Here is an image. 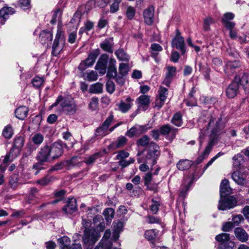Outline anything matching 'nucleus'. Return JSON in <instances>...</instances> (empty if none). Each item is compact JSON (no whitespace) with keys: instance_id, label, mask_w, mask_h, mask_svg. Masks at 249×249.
Instances as JSON below:
<instances>
[{"instance_id":"nucleus-26","label":"nucleus","mask_w":249,"mask_h":249,"mask_svg":"<svg viewBox=\"0 0 249 249\" xmlns=\"http://www.w3.org/2000/svg\"><path fill=\"white\" fill-rule=\"evenodd\" d=\"M137 100L140 104L139 109L145 110L147 108L150 103V97L148 95H142L140 96L137 99Z\"/></svg>"},{"instance_id":"nucleus-48","label":"nucleus","mask_w":249,"mask_h":249,"mask_svg":"<svg viewBox=\"0 0 249 249\" xmlns=\"http://www.w3.org/2000/svg\"><path fill=\"white\" fill-rule=\"evenodd\" d=\"M213 145L214 141L212 140L209 142L208 145L206 146L205 150L202 154L203 157L206 158L208 156L211 150H212Z\"/></svg>"},{"instance_id":"nucleus-53","label":"nucleus","mask_w":249,"mask_h":249,"mask_svg":"<svg viewBox=\"0 0 249 249\" xmlns=\"http://www.w3.org/2000/svg\"><path fill=\"white\" fill-rule=\"evenodd\" d=\"M121 2V0H114L110 6V11L111 13H116L118 11Z\"/></svg>"},{"instance_id":"nucleus-56","label":"nucleus","mask_w":249,"mask_h":249,"mask_svg":"<svg viewBox=\"0 0 249 249\" xmlns=\"http://www.w3.org/2000/svg\"><path fill=\"white\" fill-rule=\"evenodd\" d=\"M160 203L159 202L155 201L153 199H152L151 204L150 206V209L152 213H156L159 210Z\"/></svg>"},{"instance_id":"nucleus-44","label":"nucleus","mask_w":249,"mask_h":249,"mask_svg":"<svg viewBox=\"0 0 249 249\" xmlns=\"http://www.w3.org/2000/svg\"><path fill=\"white\" fill-rule=\"evenodd\" d=\"M102 85L99 83L92 85L89 89V92L92 93H100L102 92Z\"/></svg>"},{"instance_id":"nucleus-15","label":"nucleus","mask_w":249,"mask_h":249,"mask_svg":"<svg viewBox=\"0 0 249 249\" xmlns=\"http://www.w3.org/2000/svg\"><path fill=\"white\" fill-rule=\"evenodd\" d=\"M176 68L173 66H167L165 77L163 83L167 86H169L172 82L173 78L176 74Z\"/></svg>"},{"instance_id":"nucleus-6","label":"nucleus","mask_w":249,"mask_h":249,"mask_svg":"<svg viewBox=\"0 0 249 249\" xmlns=\"http://www.w3.org/2000/svg\"><path fill=\"white\" fill-rule=\"evenodd\" d=\"M113 120V115H110L105 121L103 124L98 127L96 131V135L101 136H105L109 133L112 132L116 127H117L121 123L117 124L113 126L108 129V127Z\"/></svg>"},{"instance_id":"nucleus-51","label":"nucleus","mask_w":249,"mask_h":249,"mask_svg":"<svg viewBox=\"0 0 249 249\" xmlns=\"http://www.w3.org/2000/svg\"><path fill=\"white\" fill-rule=\"evenodd\" d=\"M240 65V62L238 61H228L226 64V70H232L239 67Z\"/></svg>"},{"instance_id":"nucleus-17","label":"nucleus","mask_w":249,"mask_h":249,"mask_svg":"<svg viewBox=\"0 0 249 249\" xmlns=\"http://www.w3.org/2000/svg\"><path fill=\"white\" fill-rule=\"evenodd\" d=\"M236 82L243 86L246 92L249 91V75L244 74L241 77L239 76H236L234 78Z\"/></svg>"},{"instance_id":"nucleus-14","label":"nucleus","mask_w":249,"mask_h":249,"mask_svg":"<svg viewBox=\"0 0 249 249\" xmlns=\"http://www.w3.org/2000/svg\"><path fill=\"white\" fill-rule=\"evenodd\" d=\"M108 59V56L106 54H102L96 66L95 69L99 71V72L104 74L106 72L107 65Z\"/></svg>"},{"instance_id":"nucleus-3","label":"nucleus","mask_w":249,"mask_h":249,"mask_svg":"<svg viewBox=\"0 0 249 249\" xmlns=\"http://www.w3.org/2000/svg\"><path fill=\"white\" fill-rule=\"evenodd\" d=\"M65 44L64 33L60 26H58L57 33L52 45V54L57 56L63 50Z\"/></svg>"},{"instance_id":"nucleus-19","label":"nucleus","mask_w":249,"mask_h":249,"mask_svg":"<svg viewBox=\"0 0 249 249\" xmlns=\"http://www.w3.org/2000/svg\"><path fill=\"white\" fill-rule=\"evenodd\" d=\"M160 133L162 135L170 134L172 139H174L178 132V129L171 127L169 124H167L161 126L160 127Z\"/></svg>"},{"instance_id":"nucleus-64","label":"nucleus","mask_w":249,"mask_h":249,"mask_svg":"<svg viewBox=\"0 0 249 249\" xmlns=\"http://www.w3.org/2000/svg\"><path fill=\"white\" fill-rule=\"evenodd\" d=\"M98 105V100L97 98L93 97L89 104V107L92 110H95Z\"/></svg>"},{"instance_id":"nucleus-16","label":"nucleus","mask_w":249,"mask_h":249,"mask_svg":"<svg viewBox=\"0 0 249 249\" xmlns=\"http://www.w3.org/2000/svg\"><path fill=\"white\" fill-rule=\"evenodd\" d=\"M234 18V15L231 12L226 13L222 18V22L225 27L228 30H231L235 26V23L230 21Z\"/></svg>"},{"instance_id":"nucleus-38","label":"nucleus","mask_w":249,"mask_h":249,"mask_svg":"<svg viewBox=\"0 0 249 249\" xmlns=\"http://www.w3.org/2000/svg\"><path fill=\"white\" fill-rule=\"evenodd\" d=\"M127 139L123 136L118 138L117 141L112 143L113 146L116 148H119L124 146L127 142Z\"/></svg>"},{"instance_id":"nucleus-37","label":"nucleus","mask_w":249,"mask_h":249,"mask_svg":"<svg viewBox=\"0 0 249 249\" xmlns=\"http://www.w3.org/2000/svg\"><path fill=\"white\" fill-rule=\"evenodd\" d=\"M60 247L61 249H68V246L70 245V239L66 236H63L58 239Z\"/></svg>"},{"instance_id":"nucleus-20","label":"nucleus","mask_w":249,"mask_h":249,"mask_svg":"<svg viewBox=\"0 0 249 249\" xmlns=\"http://www.w3.org/2000/svg\"><path fill=\"white\" fill-rule=\"evenodd\" d=\"M77 210L76 200L74 198H69L67 205L63 208V211L67 214H71Z\"/></svg>"},{"instance_id":"nucleus-4","label":"nucleus","mask_w":249,"mask_h":249,"mask_svg":"<svg viewBox=\"0 0 249 249\" xmlns=\"http://www.w3.org/2000/svg\"><path fill=\"white\" fill-rule=\"evenodd\" d=\"M24 143V140L22 137L19 136L16 138L14 140L12 149L3 159V163L6 164L8 161L16 158L19 154Z\"/></svg>"},{"instance_id":"nucleus-46","label":"nucleus","mask_w":249,"mask_h":249,"mask_svg":"<svg viewBox=\"0 0 249 249\" xmlns=\"http://www.w3.org/2000/svg\"><path fill=\"white\" fill-rule=\"evenodd\" d=\"M9 185L13 189H16L20 184L18 182V178L16 175L11 176L9 179Z\"/></svg>"},{"instance_id":"nucleus-39","label":"nucleus","mask_w":249,"mask_h":249,"mask_svg":"<svg viewBox=\"0 0 249 249\" xmlns=\"http://www.w3.org/2000/svg\"><path fill=\"white\" fill-rule=\"evenodd\" d=\"M158 235V231L155 229L149 230L145 231V237L149 241L154 239Z\"/></svg>"},{"instance_id":"nucleus-1","label":"nucleus","mask_w":249,"mask_h":249,"mask_svg":"<svg viewBox=\"0 0 249 249\" xmlns=\"http://www.w3.org/2000/svg\"><path fill=\"white\" fill-rule=\"evenodd\" d=\"M54 107H56V112L60 113L63 111L67 115L73 114L77 110L75 103L72 99L64 97L62 95L57 97L55 103L50 107V109Z\"/></svg>"},{"instance_id":"nucleus-36","label":"nucleus","mask_w":249,"mask_h":249,"mask_svg":"<svg viewBox=\"0 0 249 249\" xmlns=\"http://www.w3.org/2000/svg\"><path fill=\"white\" fill-rule=\"evenodd\" d=\"M217 241L220 243L221 245L227 244L230 241L229 234L228 233H221L215 237Z\"/></svg>"},{"instance_id":"nucleus-31","label":"nucleus","mask_w":249,"mask_h":249,"mask_svg":"<svg viewBox=\"0 0 249 249\" xmlns=\"http://www.w3.org/2000/svg\"><path fill=\"white\" fill-rule=\"evenodd\" d=\"M28 109L24 106L18 107L15 111L16 116L20 120H24L27 116Z\"/></svg>"},{"instance_id":"nucleus-2","label":"nucleus","mask_w":249,"mask_h":249,"mask_svg":"<svg viewBox=\"0 0 249 249\" xmlns=\"http://www.w3.org/2000/svg\"><path fill=\"white\" fill-rule=\"evenodd\" d=\"M160 154L159 146L154 142L150 143L148 147L147 153L145 156V164H142L140 166V170L145 172L149 169L147 164L154 165L157 161L158 157Z\"/></svg>"},{"instance_id":"nucleus-5","label":"nucleus","mask_w":249,"mask_h":249,"mask_svg":"<svg viewBox=\"0 0 249 249\" xmlns=\"http://www.w3.org/2000/svg\"><path fill=\"white\" fill-rule=\"evenodd\" d=\"M100 237L99 232L94 228H86L83 237V242L88 249L93 245Z\"/></svg>"},{"instance_id":"nucleus-41","label":"nucleus","mask_w":249,"mask_h":249,"mask_svg":"<svg viewBox=\"0 0 249 249\" xmlns=\"http://www.w3.org/2000/svg\"><path fill=\"white\" fill-rule=\"evenodd\" d=\"M233 166L234 167L240 168L243 162V157L239 154H237L232 158Z\"/></svg>"},{"instance_id":"nucleus-12","label":"nucleus","mask_w":249,"mask_h":249,"mask_svg":"<svg viewBox=\"0 0 249 249\" xmlns=\"http://www.w3.org/2000/svg\"><path fill=\"white\" fill-rule=\"evenodd\" d=\"M168 90L163 87H160L159 90V97L156 99L155 107L160 109L164 105L167 98Z\"/></svg>"},{"instance_id":"nucleus-40","label":"nucleus","mask_w":249,"mask_h":249,"mask_svg":"<svg viewBox=\"0 0 249 249\" xmlns=\"http://www.w3.org/2000/svg\"><path fill=\"white\" fill-rule=\"evenodd\" d=\"M103 214L106 221L108 222H110L114 217V211L112 208H107L104 210Z\"/></svg>"},{"instance_id":"nucleus-43","label":"nucleus","mask_w":249,"mask_h":249,"mask_svg":"<svg viewBox=\"0 0 249 249\" xmlns=\"http://www.w3.org/2000/svg\"><path fill=\"white\" fill-rule=\"evenodd\" d=\"M115 54L120 60L127 61L129 60V56L122 49H119L116 51L115 52Z\"/></svg>"},{"instance_id":"nucleus-28","label":"nucleus","mask_w":249,"mask_h":249,"mask_svg":"<svg viewBox=\"0 0 249 249\" xmlns=\"http://www.w3.org/2000/svg\"><path fill=\"white\" fill-rule=\"evenodd\" d=\"M40 40L42 44H48L53 39V34L50 31H43L40 34Z\"/></svg>"},{"instance_id":"nucleus-30","label":"nucleus","mask_w":249,"mask_h":249,"mask_svg":"<svg viewBox=\"0 0 249 249\" xmlns=\"http://www.w3.org/2000/svg\"><path fill=\"white\" fill-rule=\"evenodd\" d=\"M231 177L233 180L238 184L242 185L245 181V175L241 174L240 171H236L233 172Z\"/></svg>"},{"instance_id":"nucleus-25","label":"nucleus","mask_w":249,"mask_h":249,"mask_svg":"<svg viewBox=\"0 0 249 249\" xmlns=\"http://www.w3.org/2000/svg\"><path fill=\"white\" fill-rule=\"evenodd\" d=\"M236 237L241 242H245L249 239V235L245 230L241 228H237L234 230Z\"/></svg>"},{"instance_id":"nucleus-34","label":"nucleus","mask_w":249,"mask_h":249,"mask_svg":"<svg viewBox=\"0 0 249 249\" xmlns=\"http://www.w3.org/2000/svg\"><path fill=\"white\" fill-rule=\"evenodd\" d=\"M140 130L144 131L146 130V128L144 126L135 125L127 131L126 135L129 137H132L136 135Z\"/></svg>"},{"instance_id":"nucleus-23","label":"nucleus","mask_w":249,"mask_h":249,"mask_svg":"<svg viewBox=\"0 0 249 249\" xmlns=\"http://www.w3.org/2000/svg\"><path fill=\"white\" fill-rule=\"evenodd\" d=\"M232 193V189L230 187L229 181L227 179H223L220 184V197L230 195Z\"/></svg>"},{"instance_id":"nucleus-18","label":"nucleus","mask_w":249,"mask_h":249,"mask_svg":"<svg viewBox=\"0 0 249 249\" xmlns=\"http://www.w3.org/2000/svg\"><path fill=\"white\" fill-rule=\"evenodd\" d=\"M222 127L221 120L219 118L212 119L208 124V128L211 129L213 134H216Z\"/></svg>"},{"instance_id":"nucleus-35","label":"nucleus","mask_w":249,"mask_h":249,"mask_svg":"<svg viewBox=\"0 0 249 249\" xmlns=\"http://www.w3.org/2000/svg\"><path fill=\"white\" fill-rule=\"evenodd\" d=\"M83 77L87 81H96L98 79V74L96 71H90L84 73Z\"/></svg>"},{"instance_id":"nucleus-21","label":"nucleus","mask_w":249,"mask_h":249,"mask_svg":"<svg viewBox=\"0 0 249 249\" xmlns=\"http://www.w3.org/2000/svg\"><path fill=\"white\" fill-rule=\"evenodd\" d=\"M239 88V85L235 79L228 86L226 90V94L230 98L234 97L237 93Z\"/></svg>"},{"instance_id":"nucleus-54","label":"nucleus","mask_w":249,"mask_h":249,"mask_svg":"<svg viewBox=\"0 0 249 249\" xmlns=\"http://www.w3.org/2000/svg\"><path fill=\"white\" fill-rule=\"evenodd\" d=\"M53 180V178L51 176H46L42 178L37 181V183L43 186L48 184Z\"/></svg>"},{"instance_id":"nucleus-29","label":"nucleus","mask_w":249,"mask_h":249,"mask_svg":"<svg viewBox=\"0 0 249 249\" xmlns=\"http://www.w3.org/2000/svg\"><path fill=\"white\" fill-rule=\"evenodd\" d=\"M110 231L109 230H106L102 240L99 243L97 246H100V249H102V247H103V249H105L107 247L106 244L108 243L109 244L108 249H110L111 246V243L108 240V239L110 237Z\"/></svg>"},{"instance_id":"nucleus-33","label":"nucleus","mask_w":249,"mask_h":249,"mask_svg":"<svg viewBox=\"0 0 249 249\" xmlns=\"http://www.w3.org/2000/svg\"><path fill=\"white\" fill-rule=\"evenodd\" d=\"M113 39L109 38L105 40L101 44V47L105 51L112 52Z\"/></svg>"},{"instance_id":"nucleus-22","label":"nucleus","mask_w":249,"mask_h":249,"mask_svg":"<svg viewBox=\"0 0 249 249\" xmlns=\"http://www.w3.org/2000/svg\"><path fill=\"white\" fill-rule=\"evenodd\" d=\"M154 8L153 6H149L143 12V17L145 22L148 25H151L153 22Z\"/></svg>"},{"instance_id":"nucleus-42","label":"nucleus","mask_w":249,"mask_h":249,"mask_svg":"<svg viewBox=\"0 0 249 249\" xmlns=\"http://www.w3.org/2000/svg\"><path fill=\"white\" fill-rule=\"evenodd\" d=\"M3 136L6 139H10L13 135V129L10 125L6 126L3 130Z\"/></svg>"},{"instance_id":"nucleus-32","label":"nucleus","mask_w":249,"mask_h":249,"mask_svg":"<svg viewBox=\"0 0 249 249\" xmlns=\"http://www.w3.org/2000/svg\"><path fill=\"white\" fill-rule=\"evenodd\" d=\"M192 164V161L188 160H181L177 163V167L179 170L183 171L188 169Z\"/></svg>"},{"instance_id":"nucleus-47","label":"nucleus","mask_w":249,"mask_h":249,"mask_svg":"<svg viewBox=\"0 0 249 249\" xmlns=\"http://www.w3.org/2000/svg\"><path fill=\"white\" fill-rule=\"evenodd\" d=\"M102 156L101 153L98 152L88 157L85 161L87 165H89L95 162L96 160Z\"/></svg>"},{"instance_id":"nucleus-49","label":"nucleus","mask_w":249,"mask_h":249,"mask_svg":"<svg viewBox=\"0 0 249 249\" xmlns=\"http://www.w3.org/2000/svg\"><path fill=\"white\" fill-rule=\"evenodd\" d=\"M152 142H151V143ZM137 143L138 145L141 146H145L148 144H150L149 138L148 136L145 135L138 140ZM149 145H148L149 146Z\"/></svg>"},{"instance_id":"nucleus-60","label":"nucleus","mask_w":249,"mask_h":249,"mask_svg":"<svg viewBox=\"0 0 249 249\" xmlns=\"http://www.w3.org/2000/svg\"><path fill=\"white\" fill-rule=\"evenodd\" d=\"M66 192L64 190H60L55 193V196L57 198H58L56 200L52 201V204H55L58 201H60L62 198L64 196Z\"/></svg>"},{"instance_id":"nucleus-10","label":"nucleus","mask_w":249,"mask_h":249,"mask_svg":"<svg viewBox=\"0 0 249 249\" xmlns=\"http://www.w3.org/2000/svg\"><path fill=\"white\" fill-rule=\"evenodd\" d=\"M36 159L38 161L41 162H51L48 145H45L41 147L36 156Z\"/></svg>"},{"instance_id":"nucleus-58","label":"nucleus","mask_w":249,"mask_h":249,"mask_svg":"<svg viewBox=\"0 0 249 249\" xmlns=\"http://www.w3.org/2000/svg\"><path fill=\"white\" fill-rule=\"evenodd\" d=\"M244 220L243 216L241 214L235 215L232 217V223L234 226L238 225Z\"/></svg>"},{"instance_id":"nucleus-11","label":"nucleus","mask_w":249,"mask_h":249,"mask_svg":"<svg viewBox=\"0 0 249 249\" xmlns=\"http://www.w3.org/2000/svg\"><path fill=\"white\" fill-rule=\"evenodd\" d=\"M172 46L173 48L175 47L177 49L180 50L182 54L185 52L184 38L181 36L180 33L178 30H176V36L172 39Z\"/></svg>"},{"instance_id":"nucleus-9","label":"nucleus","mask_w":249,"mask_h":249,"mask_svg":"<svg viewBox=\"0 0 249 249\" xmlns=\"http://www.w3.org/2000/svg\"><path fill=\"white\" fill-rule=\"evenodd\" d=\"M49 149L51 161L59 158L63 153V146L59 142H54L49 146Z\"/></svg>"},{"instance_id":"nucleus-27","label":"nucleus","mask_w":249,"mask_h":249,"mask_svg":"<svg viewBox=\"0 0 249 249\" xmlns=\"http://www.w3.org/2000/svg\"><path fill=\"white\" fill-rule=\"evenodd\" d=\"M116 61L114 59H111L109 62L107 76L109 78H115L117 75V69L115 67Z\"/></svg>"},{"instance_id":"nucleus-61","label":"nucleus","mask_w":249,"mask_h":249,"mask_svg":"<svg viewBox=\"0 0 249 249\" xmlns=\"http://www.w3.org/2000/svg\"><path fill=\"white\" fill-rule=\"evenodd\" d=\"M129 155V154L127 152L124 150H121L118 152L116 159L119 160H124V159L128 157Z\"/></svg>"},{"instance_id":"nucleus-45","label":"nucleus","mask_w":249,"mask_h":249,"mask_svg":"<svg viewBox=\"0 0 249 249\" xmlns=\"http://www.w3.org/2000/svg\"><path fill=\"white\" fill-rule=\"evenodd\" d=\"M171 122L174 125L177 126H180L182 124V117L181 114L179 113H176L174 115Z\"/></svg>"},{"instance_id":"nucleus-63","label":"nucleus","mask_w":249,"mask_h":249,"mask_svg":"<svg viewBox=\"0 0 249 249\" xmlns=\"http://www.w3.org/2000/svg\"><path fill=\"white\" fill-rule=\"evenodd\" d=\"M19 5L24 10L29 9L30 6V0H19Z\"/></svg>"},{"instance_id":"nucleus-8","label":"nucleus","mask_w":249,"mask_h":249,"mask_svg":"<svg viewBox=\"0 0 249 249\" xmlns=\"http://www.w3.org/2000/svg\"><path fill=\"white\" fill-rule=\"evenodd\" d=\"M99 54V51L98 50L91 52L89 54L88 58L80 63L78 66L79 70L81 71H84L88 67L92 66Z\"/></svg>"},{"instance_id":"nucleus-55","label":"nucleus","mask_w":249,"mask_h":249,"mask_svg":"<svg viewBox=\"0 0 249 249\" xmlns=\"http://www.w3.org/2000/svg\"><path fill=\"white\" fill-rule=\"evenodd\" d=\"M214 22L213 19L211 17L206 18L204 20L203 28L206 31H209L210 29V26Z\"/></svg>"},{"instance_id":"nucleus-57","label":"nucleus","mask_w":249,"mask_h":249,"mask_svg":"<svg viewBox=\"0 0 249 249\" xmlns=\"http://www.w3.org/2000/svg\"><path fill=\"white\" fill-rule=\"evenodd\" d=\"M43 81L44 80L42 78L36 76L32 80V84L34 87L38 88L43 84Z\"/></svg>"},{"instance_id":"nucleus-7","label":"nucleus","mask_w":249,"mask_h":249,"mask_svg":"<svg viewBox=\"0 0 249 249\" xmlns=\"http://www.w3.org/2000/svg\"><path fill=\"white\" fill-rule=\"evenodd\" d=\"M237 202L236 199L233 196L220 197L218 208L222 211L231 209L236 206Z\"/></svg>"},{"instance_id":"nucleus-13","label":"nucleus","mask_w":249,"mask_h":249,"mask_svg":"<svg viewBox=\"0 0 249 249\" xmlns=\"http://www.w3.org/2000/svg\"><path fill=\"white\" fill-rule=\"evenodd\" d=\"M15 13L14 8L11 7H4L0 10V23L3 25L10 16Z\"/></svg>"},{"instance_id":"nucleus-50","label":"nucleus","mask_w":249,"mask_h":249,"mask_svg":"<svg viewBox=\"0 0 249 249\" xmlns=\"http://www.w3.org/2000/svg\"><path fill=\"white\" fill-rule=\"evenodd\" d=\"M32 140L35 144L40 145L43 142L44 137L42 135L37 133L33 136Z\"/></svg>"},{"instance_id":"nucleus-62","label":"nucleus","mask_w":249,"mask_h":249,"mask_svg":"<svg viewBox=\"0 0 249 249\" xmlns=\"http://www.w3.org/2000/svg\"><path fill=\"white\" fill-rule=\"evenodd\" d=\"M135 14V9L131 6H128L127 8L126 15L129 19H131L133 18Z\"/></svg>"},{"instance_id":"nucleus-52","label":"nucleus","mask_w":249,"mask_h":249,"mask_svg":"<svg viewBox=\"0 0 249 249\" xmlns=\"http://www.w3.org/2000/svg\"><path fill=\"white\" fill-rule=\"evenodd\" d=\"M128 65L126 63H121L119 68V73L122 76L125 75L127 74L128 71Z\"/></svg>"},{"instance_id":"nucleus-59","label":"nucleus","mask_w":249,"mask_h":249,"mask_svg":"<svg viewBox=\"0 0 249 249\" xmlns=\"http://www.w3.org/2000/svg\"><path fill=\"white\" fill-rule=\"evenodd\" d=\"M135 160L133 158H130L128 160H120L119 161V165L123 168H125L128 166L129 164L133 163Z\"/></svg>"},{"instance_id":"nucleus-24","label":"nucleus","mask_w":249,"mask_h":249,"mask_svg":"<svg viewBox=\"0 0 249 249\" xmlns=\"http://www.w3.org/2000/svg\"><path fill=\"white\" fill-rule=\"evenodd\" d=\"M132 101L130 97H127L125 100V102L121 101L117 105L119 110L123 113L127 112L131 108L133 105Z\"/></svg>"}]
</instances>
